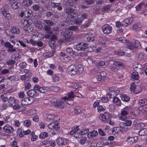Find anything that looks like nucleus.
<instances>
[{"mask_svg": "<svg viewBox=\"0 0 147 147\" xmlns=\"http://www.w3.org/2000/svg\"><path fill=\"white\" fill-rule=\"evenodd\" d=\"M65 12L68 15V17H70V20H68L67 18L65 20L69 24L71 22H72L71 20L76 18L78 17V13L75 11V10L72 8L67 7L65 10Z\"/></svg>", "mask_w": 147, "mask_h": 147, "instance_id": "f257e3e1", "label": "nucleus"}, {"mask_svg": "<svg viewBox=\"0 0 147 147\" xmlns=\"http://www.w3.org/2000/svg\"><path fill=\"white\" fill-rule=\"evenodd\" d=\"M68 69L69 71L73 75L80 74L83 71L82 66L81 65H71L69 67Z\"/></svg>", "mask_w": 147, "mask_h": 147, "instance_id": "f03ea898", "label": "nucleus"}, {"mask_svg": "<svg viewBox=\"0 0 147 147\" xmlns=\"http://www.w3.org/2000/svg\"><path fill=\"white\" fill-rule=\"evenodd\" d=\"M68 99L67 97L61 98L57 100L53 98L51 100V102L53 103L54 105L60 109H62L64 107L66 104L65 100Z\"/></svg>", "mask_w": 147, "mask_h": 147, "instance_id": "7ed1b4c3", "label": "nucleus"}, {"mask_svg": "<svg viewBox=\"0 0 147 147\" xmlns=\"http://www.w3.org/2000/svg\"><path fill=\"white\" fill-rule=\"evenodd\" d=\"M1 44L5 48L7 49V51L9 53H13L16 51V49L8 41L5 42L4 40L1 39L0 40Z\"/></svg>", "mask_w": 147, "mask_h": 147, "instance_id": "20e7f679", "label": "nucleus"}, {"mask_svg": "<svg viewBox=\"0 0 147 147\" xmlns=\"http://www.w3.org/2000/svg\"><path fill=\"white\" fill-rule=\"evenodd\" d=\"M34 102L33 98L30 97H27L24 98L21 101L22 105H27L31 104Z\"/></svg>", "mask_w": 147, "mask_h": 147, "instance_id": "39448f33", "label": "nucleus"}, {"mask_svg": "<svg viewBox=\"0 0 147 147\" xmlns=\"http://www.w3.org/2000/svg\"><path fill=\"white\" fill-rule=\"evenodd\" d=\"M88 47V45L86 43L81 42L77 45L76 49L78 51H85Z\"/></svg>", "mask_w": 147, "mask_h": 147, "instance_id": "423d86ee", "label": "nucleus"}, {"mask_svg": "<svg viewBox=\"0 0 147 147\" xmlns=\"http://www.w3.org/2000/svg\"><path fill=\"white\" fill-rule=\"evenodd\" d=\"M68 142L69 141L67 139L61 137H59L57 140V143L59 146L66 145Z\"/></svg>", "mask_w": 147, "mask_h": 147, "instance_id": "0eeeda50", "label": "nucleus"}, {"mask_svg": "<svg viewBox=\"0 0 147 147\" xmlns=\"http://www.w3.org/2000/svg\"><path fill=\"white\" fill-rule=\"evenodd\" d=\"M12 107L13 109L18 110L19 111H24L26 109V107L23 105H22V106H20L16 102Z\"/></svg>", "mask_w": 147, "mask_h": 147, "instance_id": "6e6552de", "label": "nucleus"}, {"mask_svg": "<svg viewBox=\"0 0 147 147\" xmlns=\"http://www.w3.org/2000/svg\"><path fill=\"white\" fill-rule=\"evenodd\" d=\"M50 5L52 8L54 9L56 8L59 11H61L63 9V7L60 3H55L51 1Z\"/></svg>", "mask_w": 147, "mask_h": 147, "instance_id": "1a4fd4ad", "label": "nucleus"}, {"mask_svg": "<svg viewBox=\"0 0 147 147\" xmlns=\"http://www.w3.org/2000/svg\"><path fill=\"white\" fill-rule=\"evenodd\" d=\"M3 128L4 131L6 133L11 134L13 133V128L9 125H6L3 127Z\"/></svg>", "mask_w": 147, "mask_h": 147, "instance_id": "9d476101", "label": "nucleus"}, {"mask_svg": "<svg viewBox=\"0 0 147 147\" xmlns=\"http://www.w3.org/2000/svg\"><path fill=\"white\" fill-rule=\"evenodd\" d=\"M11 32L15 34H18L20 32V31L19 28L16 26H11Z\"/></svg>", "mask_w": 147, "mask_h": 147, "instance_id": "9b49d317", "label": "nucleus"}, {"mask_svg": "<svg viewBox=\"0 0 147 147\" xmlns=\"http://www.w3.org/2000/svg\"><path fill=\"white\" fill-rule=\"evenodd\" d=\"M48 127L51 129L58 131L60 129V127L58 126V124H56L53 123H50L48 125Z\"/></svg>", "mask_w": 147, "mask_h": 147, "instance_id": "f8f14e48", "label": "nucleus"}, {"mask_svg": "<svg viewBox=\"0 0 147 147\" xmlns=\"http://www.w3.org/2000/svg\"><path fill=\"white\" fill-rule=\"evenodd\" d=\"M102 31L104 33L107 34L110 33L112 30V27L109 25L102 28Z\"/></svg>", "mask_w": 147, "mask_h": 147, "instance_id": "ddd939ff", "label": "nucleus"}, {"mask_svg": "<svg viewBox=\"0 0 147 147\" xmlns=\"http://www.w3.org/2000/svg\"><path fill=\"white\" fill-rule=\"evenodd\" d=\"M119 125L120 126L119 130L120 132H123L125 131L128 129V127L124 124L123 122L120 123Z\"/></svg>", "mask_w": 147, "mask_h": 147, "instance_id": "4468645a", "label": "nucleus"}, {"mask_svg": "<svg viewBox=\"0 0 147 147\" xmlns=\"http://www.w3.org/2000/svg\"><path fill=\"white\" fill-rule=\"evenodd\" d=\"M55 49H53L50 52H47L44 53L43 54L44 57L46 58L50 57H52L53 55V54L55 53Z\"/></svg>", "mask_w": 147, "mask_h": 147, "instance_id": "2eb2a0df", "label": "nucleus"}, {"mask_svg": "<svg viewBox=\"0 0 147 147\" xmlns=\"http://www.w3.org/2000/svg\"><path fill=\"white\" fill-rule=\"evenodd\" d=\"M43 30L46 31L47 34H52L53 33V31L51 30V28L50 26L46 25H45L44 26Z\"/></svg>", "mask_w": 147, "mask_h": 147, "instance_id": "dca6fc26", "label": "nucleus"}, {"mask_svg": "<svg viewBox=\"0 0 147 147\" xmlns=\"http://www.w3.org/2000/svg\"><path fill=\"white\" fill-rule=\"evenodd\" d=\"M71 32H69L68 31H66L64 32L63 34V35L65 39L67 40H69V39L71 38Z\"/></svg>", "mask_w": 147, "mask_h": 147, "instance_id": "f3484780", "label": "nucleus"}, {"mask_svg": "<svg viewBox=\"0 0 147 147\" xmlns=\"http://www.w3.org/2000/svg\"><path fill=\"white\" fill-rule=\"evenodd\" d=\"M28 96H30V97L32 98L33 96H35L37 94L36 91L35 90H30L26 92Z\"/></svg>", "mask_w": 147, "mask_h": 147, "instance_id": "a211bd4d", "label": "nucleus"}, {"mask_svg": "<svg viewBox=\"0 0 147 147\" xmlns=\"http://www.w3.org/2000/svg\"><path fill=\"white\" fill-rule=\"evenodd\" d=\"M22 23L23 24V26L25 27V26H27L28 25H31L32 21L30 19L25 20L24 19L22 20Z\"/></svg>", "mask_w": 147, "mask_h": 147, "instance_id": "6ab92c4d", "label": "nucleus"}, {"mask_svg": "<svg viewBox=\"0 0 147 147\" xmlns=\"http://www.w3.org/2000/svg\"><path fill=\"white\" fill-rule=\"evenodd\" d=\"M131 41L133 43L134 49L135 48H140L141 47L139 41L133 39L131 40Z\"/></svg>", "mask_w": 147, "mask_h": 147, "instance_id": "aec40b11", "label": "nucleus"}, {"mask_svg": "<svg viewBox=\"0 0 147 147\" xmlns=\"http://www.w3.org/2000/svg\"><path fill=\"white\" fill-rule=\"evenodd\" d=\"M98 134L97 131L95 130H94L93 131L89 132L87 136L88 138H91L96 136Z\"/></svg>", "mask_w": 147, "mask_h": 147, "instance_id": "412c9836", "label": "nucleus"}, {"mask_svg": "<svg viewBox=\"0 0 147 147\" xmlns=\"http://www.w3.org/2000/svg\"><path fill=\"white\" fill-rule=\"evenodd\" d=\"M33 3L32 0H23L22 2L23 5L26 6H29Z\"/></svg>", "mask_w": 147, "mask_h": 147, "instance_id": "4be33fe9", "label": "nucleus"}, {"mask_svg": "<svg viewBox=\"0 0 147 147\" xmlns=\"http://www.w3.org/2000/svg\"><path fill=\"white\" fill-rule=\"evenodd\" d=\"M1 13L6 18L9 20L11 19V16L8 11L5 10H3L1 11Z\"/></svg>", "mask_w": 147, "mask_h": 147, "instance_id": "5701e85b", "label": "nucleus"}, {"mask_svg": "<svg viewBox=\"0 0 147 147\" xmlns=\"http://www.w3.org/2000/svg\"><path fill=\"white\" fill-rule=\"evenodd\" d=\"M8 102L9 103V105L10 106L12 107L16 102V100L14 98L11 97L9 98Z\"/></svg>", "mask_w": 147, "mask_h": 147, "instance_id": "b1692460", "label": "nucleus"}, {"mask_svg": "<svg viewBox=\"0 0 147 147\" xmlns=\"http://www.w3.org/2000/svg\"><path fill=\"white\" fill-rule=\"evenodd\" d=\"M34 24L36 28L39 29H42L43 28V26L42 25L41 22L39 20H37L34 22Z\"/></svg>", "mask_w": 147, "mask_h": 147, "instance_id": "393cba45", "label": "nucleus"}, {"mask_svg": "<svg viewBox=\"0 0 147 147\" xmlns=\"http://www.w3.org/2000/svg\"><path fill=\"white\" fill-rule=\"evenodd\" d=\"M144 5V3L143 2H141L136 7V10L138 11L139 12L140 11H142V9L143 8H144L143 5Z\"/></svg>", "mask_w": 147, "mask_h": 147, "instance_id": "a878e982", "label": "nucleus"}, {"mask_svg": "<svg viewBox=\"0 0 147 147\" xmlns=\"http://www.w3.org/2000/svg\"><path fill=\"white\" fill-rule=\"evenodd\" d=\"M11 6L12 8L14 9H16L18 8L20 5V4L16 2H12Z\"/></svg>", "mask_w": 147, "mask_h": 147, "instance_id": "bb28decb", "label": "nucleus"}, {"mask_svg": "<svg viewBox=\"0 0 147 147\" xmlns=\"http://www.w3.org/2000/svg\"><path fill=\"white\" fill-rule=\"evenodd\" d=\"M120 97L121 98V100L125 102L129 101L130 99L129 97L125 94L121 95Z\"/></svg>", "mask_w": 147, "mask_h": 147, "instance_id": "cd10ccee", "label": "nucleus"}, {"mask_svg": "<svg viewBox=\"0 0 147 147\" xmlns=\"http://www.w3.org/2000/svg\"><path fill=\"white\" fill-rule=\"evenodd\" d=\"M113 101L116 103V105L118 106H120L121 104V100L117 97L113 98Z\"/></svg>", "mask_w": 147, "mask_h": 147, "instance_id": "c85d7f7f", "label": "nucleus"}, {"mask_svg": "<svg viewBox=\"0 0 147 147\" xmlns=\"http://www.w3.org/2000/svg\"><path fill=\"white\" fill-rule=\"evenodd\" d=\"M49 91V88L47 87H41L39 92L43 93H46Z\"/></svg>", "mask_w": 147, "mask_h": 147, "instance_id": "c756f323", "label": "nucleus"}, {"mask_svg": "<svg viewBox=\"0 0 147 147\" xmlns=\"http://www.w3.org/2000/svg\"><path fill=\"white\" fill-rule=\"evenodd\" d=\"M137 139V138L136 137H128V138L127 141L130 144H132L136 141V140Z\"/></svg>", "mask_w": 147, "mask_h": 147, "instance_id": "7c9ffc66", "label": "nucleus"}, {"mask_svg": "<svg viewBox=\"0 0 147 147\" xmlns=\"http://www.w3.org/2000/svg\"><path fill=\"white\" fill-rule=\"evenodd\" d=\"M131 78L134 80H138L139 79V75L137 72H134L131 74Z\"/></svg>", "mask_w": 147, "mask_h": 147, "instance_id": "2f4dec72", "label": "nucleus"}, {"mask_svg": "<svg viewBox=\"0 0 147 147\" xmlns=\"http://www.w3.org/2000/svg\"><path fill=\"white\" fill-rule=\"evenodd\" d=\"M126 46L127 47L130 49L133 50L134 49L133 43L132 42H127L126 43Z\"/></svg>", "mask_w": 147, "mask_h": 147, "instance_id": "473e14b6", "label": "nucleus"}, {"mask_svg": "<svg viewBox=\"0 0 147 147\" xmlns=\"http://www.w3.org/2000/svg\"><path fill=\"white\" fill-rule=\"evenodd\" d=\"M55 13L54 16L55 18L59 19L63 16L62 12H59L56 11H55Z\"/></svg>", "mask_w": 147, "mask_h": 147, "instance_id": "72a5a7b5", "label": "nucleus"}, {"mask_svg": "<svg viewBox=\"0 0 147 147\" xmlns=\"http://www.w3.org/2000/svg\"><path fill=\"white\" fill-rule=\"evenodd\" d=\"M139 135L140 136H144L147 134V129L144 128L140 130L139 132Z\"/></svg>", "mask_w": 147, "mask_h": 147, "instance_id": "f704fd0d", "label": "nucleus"}, {"mask_svg": "<svg viewBox=\"0 0 147 147\" xmlns=\"http://www.w3.org/2000/svg\"><path fill=\"white\" fill-rule=\"evenodd\" d=\"M113 64L121 68H123L124 67V66L123 64L119 61H114Z\"/></svg>", "mask_w": 147, "mask_h": 147, "instance_id": "c9c22d12", "label": "nucleus"}, {"mask_svg": "<svg viewBox=\"0 0 147 147\" xmlns=\"http://www.w3.org/2000/svg\"><path fill=\"white\" fill-rule=\"evenodd\" d=\"M48 136V134L47 132H43L40 133L39 135V138L40 139H43L45 138Z\"/></svg>", "mask_w": 147, "mask_h": 147, "instance_id": "e433bc0d", "label": "nucleus"}, {"mask_svg": "<svg viewBox=\"0 0 147 147\" xmlns=\"http://www.w3.org/2000/svg\"><path fill=\"white\" fill-rule=\"evenodd\" d=\"M44 22L47 25L49 26H52L53 25L54 23L51 20H44Z\"/></svg>", "mask_w": 147, "mask_h": 147, "instance_id": "4c0bfd02", "label": "nucleus"}, {"mask_svg": "<svg viewBox=\"0 0 147 147\" xmlns=\"http://www.w3.org/2000/svg\"><path fill=\"white\" fill-rule=\"evenodd\" d=\"M98 77H100L102 78V80L105 79V78L106 77V73L105 71H102L98 73L97 75Z\"/></svg>", "mask_w": 147, "mask_h": 147, "instance_id": "58836bf2", "label": "nucleus"}, {"mask_svg": "<svg viewBox=\"0 0 147 147\" xmlns=\"http://www.w3.org/2000/svg\"><path fill=\"white\" fill-rule=\"evenodd\" d=\"M24 86L25 90H27L30 89L31 87V85L28 82H25Z\"/></svg>", "mask_w": 147, "mask_h": 147, "instance_id": "ea45409f", "label": "nucleus"}, {"mask_svg": "<svg viewBox=\"0 0 147 147\" xmlns=\"http://www.w3.org/2000/svg\"><path fill=\"white\" fill-rule=\"evenodd\" d=\"M125 121L123 123H124L125 125L128 127L130 126L132 124V121L130 120H127L126 119L125 121Z\"/></svg>", "mask_w": 147, "mask_h": 147, "instance_id": "a19ab883", "label": "nucleus"}, {"mask_svg": "<svg viewBox=\"0 0 147 147\" xmlns=\"http://www.w3.org/2000/svg\"><path fill=\"white\" fill-rule=\"evenodd\" d=\"M66 51L67 53L71 54H74L76 53L75 51L73 50L71 48L69 47L67 48Z\"/></svg>", "mask_w": 147, "mask_h": 147, "instance_id": "79ce46f5", "label": "nucleus"}, {"mask_svg": "<svg viewBox=\"0 0 147 147\" xmlns=\"http://www.w3.org/2000/svg\"><path fill=\"white\" fill-rule=\"evenodd\" d=\"M31 124V122L30 120H25L24 122V125L25 127H29Z\"/></svg>", "mask_w": 147, "mask_h": 147, "instance_id": "37998d69", "label": "nucleus"}, {"mask_svg": "<svg viewBox=\"0 0 147 147\" xmlns=\"http://www.w3.org/2000/svg\"><path fill=\"white\" fill-rule=\"evenodd\" d=\"M133 19L132 18H127L125 20V22L127 25H130L132 22Z\"/></svg>", "mask_w": 147, "mask_h": 147, "instance_id": "c03bdc74", "label": "nucleus"}, {"mask_svg": "<svg viewBox=\"0 0 147 147\" xmlns=\"http://www.w3.org/2000/svg\"><path fill=\"white\" fill-rule=\"evenodd\" d=\"M89 131V129H82L79 132L80 135H84L87 134Z\"/></svg>", "mask_w": 147, "mask_h": 147, "instance_id": "a18cd8bd", "label": "nucleus"}, {"mask_svg": "<svg viewBox=\"0 0 147 147\" xmlns=\"http://www.w3.org/2000/svg\"><path fill=\"white\" fill-rule=\"evenodd\" d=\"M32 7L33 10L34 11H38L40 8V6L36 4L33 5Z\"/></svg>", "mask_w": 147, "mask_h": 147, "instance_id": "49530a36", "label": "nucleus"}, {"mask_svg": "<svg viewBox=\"0 0 147 147\" xmlns=\"http://www.w3.org/2000/svg\"><path fill=\"white\" fill-rule=\"evenodd\" d=\"M49 144L51 146L54 147L56 145V143L54 140H48V144Z\"/></svg>", "mask_w": 147, "mask_h": 147, "instance_id": "de8ad7c7", "label": "nucleus"}, {"mask_svg": "<svg viewBox=\"0 0 147 147\" xmlns=\"http://www.w3.org/2000/svg\"><path fill=\"white\" fill-rule=\"evenodd\" d=\"M30 25H28L27 26L24 27V29L26 31H31L33 30V28L31 26H30Z\"/></svg>", "mask_w": 147, "mask_h": 147, "instance_id": "09e8293b", "label": "nucleus"}, {"mask_svg": "<svg viewBox=\"0 0 147 147\" xmlns=\"http://www.w3.org/2000/svg\"><path fill=\"white\" fill-rule=\"evenodd\" d=\"M138 57L141 60H143L144 59L146 55L144 53H141L139 54Z\"/></svg>", "mask_w": 147, "mask_h": 147, "instance_id": "8fccbe9b", "label": "nucleus"}, {"mask_svg": "<svg viewBox=\"0 0 147 147\" xmlns=\"http://www.w3.org/2000/svg\"><path fill=\"white\" fill-rule=\"evenodd\" d=\"M86 137H82L80 140L79 141V143L82 145L86 143Z\"/></svg>", "mask_w": 147, "mask_h": 147, "instance_id": "3c124183", "label": "nucleus"}, {"mask_svg": "<svg viewBox=\"0 0 147 147\" xmlns=\"http://www.w3.org/2000/svg\"><path fill=\"white\" fill-rule=\"evenodd\" d=\"M94 63L97 66H102L105 65V63L103 61H100L98 62L95 61Z\"/></svg>", "mask_w": 147, "mask_h": 147, "instance_id": "603ef678", "label": "nucleus"}, {"mask_svg": "<svg viewBox=\"0 0 147 147\" xmlns=\"http://www.w3.org/2000/svg\"><path fill=\"white\" fill-rule=\"evenodd\" d=\"M83 20L80 18H79L75 20V23L77 24H80L82 22Z\"/></svg>", "mask_w": 147, "mask_h": 147, "instance_id": "864d4df0", "label": "nucleus"}, {"mask_svg": "<svg viewBox=\"0 0 147 147\" xmlns=\"http://www.w3.org/2000/svg\"><path fill=\"white\" fill-rule=\"evenodd\" d=\"M27 64L25 62H23L20 63V67L22 68H25L26 67Z\"/></svg>", "mask_w": 147, "mask_h": 147, "instance_id": "5fc2aeb1", "label": "nucleus"}, {"mask_svg": "<svg viewBox=\"0 0 147 147\" xmlns=\"http://www.w3.org/2000/svg\"><path fill=\"white\" fill-rule=\"evenodd\" d=\"M52 78L53 81L55 82H57L59 80V78L57 75H53Z\"/></svg>", "mask_w": 147, "mask_h": 147, "instance_id": "6e6d98bb", "label": "nucleus"}, {"mask_svg": "<svg viewBox=\"0 0 147 147\" xmlns=\"http://www.w3.org/2000/svg\"><path fill=\"white\" fill-rule=\"evenodd\" d=\"M136 89V85L134 83H132L130 85V89L131 91L134 92Z\"/></svg>", "mask_w": 147, "mask_h": 147, "instance_id": "4d7b16f0", "label": "nucleus"}, {"mask_svg": "<svg viewBox=\"0 0 147 147\" xmlns=\"http://www.w3.org/2000/svg\"><path fill=\"white\" fill-rule=\"evenodd\" d=\"M110 6L109 5H106L103 7L102 9L103 11H106L110 10Z\"/></svg>", "mask_w": 147, "mask_h": 147, "instance_id": "13d9d810", "label": "nucleus"}, {"mask_svg": "<svg viewBox=\"0 0 147 147\" xmlns=\"http://www.w3.org/2000/svg\"><path fill=\"white\" fill-rule=\"evenodd\" d=\"M13 121V125H14L15 126L18 127H20V123L19 121L14 119Z\"/></svg>", "mask_w": 147, "mask_h": 147, "instance_id": "bf43d9fd", "label": "nucleus"}, {"mask_svg": "<svg viewBox=\"0 0 147 147\" xmlns=\"http://www.w3.org/2000/svg\"><path fill=\"white\" fill-rule=\"evenodd\" d=\"M1 100L3 102H5L8 100L9 98L6 96H4L3 95H1Z\"/></svg>", "mask_w": 147, "mask_h": 147, "instance_id": "052dcab7", "label": "nucleus"}, {"mask_svg": "<svg viewBox=\"0 0 147 147\" xmlns=\"http://www.w3.org/2000/svg\"><path fill=\"white\" fill-rule=\"evenodd\" d=\"M99 119L100 121H104L106 120V117L104 114H101L99 116Z\"/></svg>", "mask_w": 147, "mask_h": 147, "instance_id": "680f3d73", "label": "nucleus"}, {"mask_svg": "<svg viewBox=\"0 0 147 147\" xmlns=\"http://www.w3.org/2000/svg\"><path fill=\"white\" fill-rule=\"evenodd\" d=\"M71 86L72 88L74 89H77L79 87V85L76 83H73L71 85Z\"/></svg>", "mask_w": 147, "mask_h": 147, "instance_id": "e2e57ef3", "label": "nucleus"}, {"mask_svg": "<svg viewBox=\"0 0 147 147\" xmlns=\"http://www.w3.org/2000/svg\"><path fill=\"white\" fill-rule=\"evenodd\" d=\"M45 116L47 117V119L49 120H51L53 119V116L51 114H46Z\"/></svg>", "mask_w": 147, "mask_h": 147, "instance_id": "0e129e2a", "label": "nucleus"}, {"mask_svg": "<svg viewBox=\"0 0 147 147\" xmlns=\"http://www.w3.org/2000/svg\"><path fill=\"white\" fill-rule=\"evenodd\" d=\"M68 98H72L74 97V92L71 91L68 93Z\"/></svg>", "mask_w": 147, "mask_h": 147, "instance_id": "69168bd1", "label": "nucleus"}, {"mask_svg": "<svg viewBox=\"0 0 147 147\" xmlns=\"http://www.w3.org/2000/svg\"><path fill=\"white\" fill-rule=\"evenodd\" d=\"M116 26L118 28H119L122 26H123L124 24L121 23L119 21H117L116 22Z\"/></svg>", "mask_w": 147, "mask_h": 147, "instance_id": "338daca9", "label": "nucleus"}, {"mask_svg": "<svg viewBox=\"0 0 147 147\" xmlns=\"http://www.w3.org/2000/svg\"><path fill=\"white\" fill-rule=\"evenodd\" d=\"M120 119L122 121H125L127 119V117L126 115H121L119 117Z\"/></svg>", "mask_w": 147, "mask_h": 147, "instance_id": "774afa93", "label": "nucleus"}]
</instances>
